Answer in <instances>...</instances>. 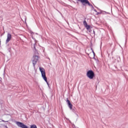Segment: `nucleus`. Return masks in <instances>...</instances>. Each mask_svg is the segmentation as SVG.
Wrapping results in <instances>:
<instances>
[{
	"instance_id": "nucleus-1",
	"label": "nucleus",
	"mask_w": 128,
	"mask_h": 128,
	"mask_svg": "<svg viewBox=\"0 0 128 128\" xmlns=\"http://www.w3.org/2000/svg\"><path fill=\"white\" fill-rule=\"evenodd\" d=\"M40 70L42 74V78L48 84V78H46V70L42 68H40Z\"/></svg>"
},
{
	"instance_id": "nucleus-2",
	"label": "nucleus",
	"mask_w": 128,
	"mask_h": 128,
	"mask_svg": "<svg viewBox=\"0 0 128 128\" xmlns=\"http://www.w3.org/2000/svg\"><path fill=\"white\" fill-rule=\"evenodd\" d=\"M86 76L90 80H92L94 77V73L92 70H90L87 72Z\"/></svg>"
},
{
	"instance_id": "nucleus-3",
	"label": "nucleus",
	"mask_w": 128,
	"mask_h": 128,
	"mask_svg": "<svg viewBox=\"0 0 128 128\" xmlns=\"http://www.w3.org/2000/svg\"><path fill=\"white\" fill-rule=\"evenodd\" d=\"M38 58L40 57L38 56H34L32 59V62L34 66H36V63L38 62Z\"/></svg>"
},
{
	"instance_id": "nucleus-4",
	"label": "nucleus",
	"mask_w": 128,
	"mask_h": 128,
	"mask_svg": "<svg viewBox=\"0 0 128 128\" xmlns=\"http://www.w3.org/2000/svg\"><path fill=\"white\" fill-rule=\"evenodd\" d=\"M78 2H80L83 6H86L88 4V6H90V2H88V0H77Z\"/></svg>"
},
{
	"instance_id": "nucleus-5",
	"label": "nucleus",
	"mask_w": 128,
	"mask_h": 128,
	"mask_svg": "<svg viewBox=\"0 0 128 128\" xmlns=\"http://www.w3.org/2000/svg\"><path fill=\"white\" fill-rule=\"evenodd\" d=\"M12 40V34L8 33L7 34V39L6 40V42L8 43Z\"/></svg>"
},
{
	"instance_id": "nucleus-6",
	"label": "nucleus",
	"mask_w": 128,
	"mask_h": 128,
	"mask_svg": "<svg viewBox=\"0 0 128 128\" xmlns=\"http://www.w3.org/2000/svg\"><path fill=\"white\" fill-rule=\"evenodd\" d=\"M66 102L70 110H72V104L70 103V100H67Z\"/></svg>"
},
{
	"instance_id": "nucleus-7",
	"label": "nucleus",
	"mask_w": 128,
	"mask_h": 128,
	"mask_svg": "<svg viewBox=\"0 0 128 128\" xmlns=\"http://www.w3.org/2000/svg\"><path fill=\"white\" fill-rule=\"evenodd\" d=\"M30 128H38L36 124H33L30 126Z\"/></svg>"
},
{
	"instance_id": "nucleus-8",
	"label": "nucleus",
	"mask_w": 128,
	"mask_h": 128,
	"mask_svg": "<svg viewBox=\"0 0 128 128\" xmlns=\"http://www.w3.org/2000/svg\"><path fill=\"white\" fill-rule=\"evenodd\" d=\"M83 24L84 26H88V23H86V20H84L83 22Z\"/></svg>"
},
{
	"instance_id": "nucleus-9",
	"label": "nucleus",
	"mask_w": 128,
	"mask_h": 128,
	"mask_svg": "<svg viewBox=\"0 0 128 128\" xmlns=\"http://www.w3.org/2000/svg\"><path fill=\"white\" fill-rule=\"evenodd\" d=\"M85 28H86V30H90V26L88 24L86 26H85Z\"/></svg>"
},
{
	"instance_id": "nucleus-10",
	"label": "nucleus",
	"mask_w": 128,
	"mask_h": 128,
	"mask_svg": "<svg viewBox=\"0 0 128 128\" xmlns=\"http://www.w3.org/2000/svg\"><path fill=\"white\" fill-rule=\"evenodd\" d=\"M2 122H4V120H2Z\"/></svg>"
}]
</instances>
